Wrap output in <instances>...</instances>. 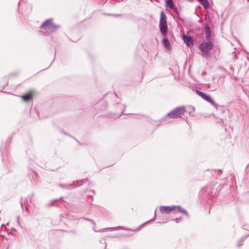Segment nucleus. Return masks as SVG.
<instances>
[{"label":"nucleus","instance_id":"f257e3e1","mask_svg":"<svg viewBox=\"0 0 249 249\" xmlns=\"http://www.w3.org/2000/svg\"><path fill=\"white\" fill-rule=\"evenodd\" d=\"M213 44L211 40L203 41L199 44V49L203 54V56L208 57L209 56V51L213 49Z\"/></svg>","mask_w":249,"mask_h":249},{"label":"nucleus","instance_id":"f03ea898","mask_svg":"<svg viewBox=\"0 0 249 249\" xmlns=\"http://www.w3.org/2000/svg\"><path fill=\"white\" fill-rule=\"evenodd\" d=\"M196 93L198 95L201 97L203 100L206 101L207 102L210 103L212 105H213L216 108H218V104L215 103L214 100L212 98L210 95L206 94L205 92H203L199 90H196Z\"/></svg>","mask_w":249,"mask_h":249},{"label":"nucleus","instance_id":"7ed1b4c3","mask_svg":"<svg viewBox=\"0 0 249 249\" xmlns=\"http://www.w3.org/2000/svg\"><path fill=\"white\" fill-rule=\"evenodd\" d=\"M85 182H88L89 184L90 183L89 180L88 178H86L84 179L80 180L79 181H73L72 183L65 184L60 183V184H58V186H59L61 188H69L71 187H78V186H81L82 185H83L84 183Z\"/></svg>","mask_w":249,"mask_h":249},{"label":"nucleus","instance_id":"20e7f679","mask_svg":"<svg viewBox=\"0 0 249 249\" xmlns=\"http://www.w3.org/2000/svg\"><path fill=\"white\" fill-rule=\"evenodd\" d=\"M176 209L175 205L161 206L160 207V211L162 213L169 214Z\"/></svg>","mask_w":249,"mask_h":249},{"label":"nucleus","instance_id":"39448f33","mask_svg":"<svg viewBox=\"0 0 249 249\" xmlns=\"http://www.w3.org/2000/svg\"><path fill=\"white\" fill-rule=\"evenodd\" d=\"M174 110L178 118H181V116L184 115L186 111L185 107L184 106L177 107L174 109Z\"/></svg>","mask_w":249,"mask_h":249},{"label":"nucleus","instance_id":"423d86ee","mask_svg":"<svg viewBox=\"0 0 249 249\" xmlns=\"http://www.w3.org/2000/svg\"><path fill=\"white\" fill-rule=\"evenodd\" d=\"M204 33L206 35L205 39L207 41L210 40V37L212 35V31L211 30L209 26L207 24H205L204 26Z\"/></svg>","mask_w":249,"mask_h":249},{"label":"nucleus","instance_id":"0eeeda50","mask_svg":"<svg viewBox=\"0 0 249 249\" xmlns=\"http://www.w3.org/2000/svg\"><path fill=\"white\" fill-rule=\"evenodd\" d=\"M53 23V19L52 18L48 19L41 24L40 28L44 30H49Z\"/></svg>","mask_w":249,"mask_h":249},{"label":"nucleus","instance_id":"6e6552de","mask_svg":"<svg viewBox=\"0 0 249 249\" xmlns=\"http://www.w3.org/2000/svg\"><path fill=\"white\" fill-rule=\"evenodd\" d=\"M183 40L187 46L194 45V40L192 36L185 35L183 37Z\"/></svg>","mask_w":249,"mask_h":249},{"label":"nucleus","instance_id":"1a4fd4ad","mask_svg":"<svg viewBox=\"0 0 249 249\" xmlns=\"http://www.w3.org/2000/svg\"><path fill=\"white\" fill-rule=\"evenodd\" d=\"M33 196L34 194H33L32 195L28 196L25 198V201L24 202V205L25 206V209L27 212H29L28 206H29L30 204L32 203V199Z\"/></svg>","mask_w":249,"mask_h":249},{"label":"nucleus","instance_id":"9d476101","mask_svg":"<svg viewBox=\"0 0 249 249\" xmlns=\"http://www.w3.org/2000/svg\"><path fill=\"white\" fill-rule=\"evenodd\" d=\"M159 28L162 35L165 36L167 34V23H159Z\"/></svg>","mask_w":249,"mask_h":249},{"label":"nucleus","instance_id":"9b49d317","mask_svg":"<svg viewBox=\"0 0 249 249\" xmlns=\"http://www.w3.org/2000/svg\"><path fill=\"white\" fill-rule=\"evenodd\" d=\"M162 42L163 45H164V46L167 50H171V44H170L169 40H168V39H167V37H164L162 39Z\"/></svg>","mask_w":249,"mask_h":249},{"label":"nucleus","instance_id":"f8f14e48","mask_svg":"<svg viewBox=\"0 0 249 249\" xmlns=\"http://www.w3.org/2000/svg\"><path fill=\"white\" fill-rule=\"evenodd\" d=\"M175 207H176V209H177L178 210V211L180 213H183L184 214H185L187 217L189 218V213H188L187 212V211L182 208L181 206H176L175 205Z\"/></svg>","mask_w":249,"mask_h":249},{"label":"nucleus","instance_id":"ddd939ff","mask_svg":"<svg viewBox=\"0 0 249 249\" xmlns=\"http://www.w3.org/2000/svg\"><path fill=\"white\" fill-rule=\"evenodd\" d=\"M204 7L205 10H207L210 7V3L208 0H197Z\"/></svg>","mask_w":249,"mask_h":249},{"label":"nucleus","instance_id":"4468645a","mask_svg":"<svg viewBox=\"0 0 249 249\" xmlns=\"http://www.w3.org/2000/svg\"><path fill=\"white\" fill-rule=\"evenodd\" d=\"M160 23H167L166 16L163 11L160 12Z\"/></svg>","mask_w":249,"mask_h":249},{"label":"nucleus","instance_id":"2eb2a0df","mask_svg":"<svg viewBox=\"0 0 249 249\" xmlns=\"http://www.w3.org/2000/svg\"><path fill=\"white\" fill-rule=\"evenodd\" d=\"M121 229H122V227L118 226V227H116L105 228V229H102V230L99 231L103 232V231H116V230H121Z\"/></svg>","mask_w":249,"mask_h":249},{"label":"nucleus","instance_id":"dca6fc26","mask_svg":"<svg viewBox=\"0 0 249 249\" xmlns=\"http://www.w3.org/2000/svg\"><path fill=\"white\" fill-rule=\"evenodd\" d=\"M21 97L23 99V100L25 102H29L32 99V96L31 93H28L21 96Z\"/></svg>","mask_w":249,"mask_h":249},{"label":"nucleus","instance_id":"f3484780","mask_svg":"<svg viewBox=\"0 0 249 249\" xmlns=\"http://www.w3.org/2000/svg\"><path fill=\"white\" fill-rule=\"evenodd\" d=\"M117 105L120 107V108L121 109V111L120 113H118V114L115 115L116 118H118V117H120V116H121L122 114H124L125 109V107H126V106L125 105L120 104L119 103L117 104Z\"/></svg>","mask_w":249,"mask_h":249},{"label":"nucleus","instance_id":"a211bd4d","mask_svg":"<svg viewBox=\"0 0 249 249\" xmlns=\"http://www.w3.org/2000/svg\"><path fill=\"white\" fill-rule=\"evenodd\" d=\"M174 111H175L173 109L170 112H169V113H167V116L169 117V118H170L171 119L178 118V117L177 116L176 113Z\"/></svg>","mask_w":249,"mask_h":249},{"label":"nucleus","instance_id":"6ab92c4d","mask_svg":"<svg viewBox=\"0 0 249 249\" xmlns=\"http://www.w3.org/2000/svg\"><path fill=\"white\" fill-rule=\"evenodd\" d=\"M59 28V25L54 24L53 23V24L51 25L50 28L48 30H49L51 32H54L56 31L57 29H58Z\"/></svg>","mask_w":249,"mask_h":249},{"label":"nucleus","instance_id":"aec40b11","mask_svg":"<svg viewBox=\"0 0 249 249\" xmlns=\"http://www.w3.org/2000/svg\"><path fill=\"white\" fill-rule=\"evenodd\" d=\"M165 3L166 7L171 9L175 6L173 0H166Z\"/></svg>","mask_w":249,"mask_h":249},{"label":"nucleus","instance_id":"412c9836","mask_svg":"<svg viewBox=\"0 0 249 249\" xmlns=\"http://www.w3.org/2000/svg\"><path fill=\"white\" fill-rule=\"evenodd\" d=\"M243 229L247 230L249 231V233H247L245 236H248L249 235V225L244 224L242 227Z\"/></svg>","mask_w":249,"mask_h":249},{"label":"nucleus","instance_id":"4be33fe9","mask_svg":"<svg viewBox=\"0 0 249 249\" xmlns=\"http://www.w3.org/2000/svg\"><path fill=\"white\" fill-rule=\"evenodd\" d=\"M62 197H60L59 199H56L52 200L50 204H49V206H53L54 205V203L59 200H61L62 199Z\"/></svg>","mask_w":249,"mask_h":249},{"label":"nucleus","instance_id":"5701e85b","mask_svg":"<svg viewBox=\"0 0 249 249\" xmlns=\"http://www.w3.org/2000/svg\"><path fill=\"white\" fill-rule=\"evenodd\" d=\"M172 10L177 15H179V11L177 7L174 6L172 9Z\"/></svg>","mask_w":249,"mask_h":249},{"label":"nucleus","instance_id":"b1692460","mask_svg":"<svg viewBox=\"0 0 249 249\" xmlns=\"http://www.w3.org/2000/svg\"><path fill=\"white\" fill-rule=\"evenodd\" d=\"M128 115L131 118H137L139 119L140 118V115H137V114H129Z\"/></svg>","mask_w":249,"mask_h":249},{"label":"nucleus","instance_id":"393cba45","mask_svg":"<svg viewBox=\"0 0 249 249\" xmlns=\"http://www.w3.org/2000/svg\"><path fill=\"white\" fill-rule=\"evenodd\" d=\"M173 221H175L176 223H178L179 222L182 220L181 217H178L176 218L175 219H173Z\"/></svg>","mask_w":249,"mask_h":249},{"label":"nucleus","instance_id":"a878e982","mask_svg":"<svg viewBox=\"0 0 249 249\" xmlns=\"http://www.w3.org/2000/svg\"><path fill=\"white\" fill-rule=\"evenodd\" d=\"M244 237H245V236H244V237H243L242 238H241L240 239V240L238 241V243H237V247H240V246H242V244H240V242H242V241H243V239H244Z\"/></svg>","mask_w":249,"mask_h":249},{"label":"nucleus","instance_id":"bb28decb","mask_svg":"<svg viewBox=\"0 0 249 249\" xmlns=\"http://www.w3.org/2000/svg\"><path fill=\"white\" fill-rule=\"evenodd\" d=\"M105 15L109 16H113V17H118L120 16L118 14H105Z\"/></svg>","mask_w":249,"mask_h":249},{"label":"nucleus","instance_id":"cd10ccee","mask_svg":"<svg viewBox=\"0 0 249 249\" xmlns=\"http://www.w3.org/2000/svg\"><path fill=\"white\" fill-rule=\"evenodd\" d=\"M102 241H103L104 243L105 244V247H104V249H106L107 248V244L105 242V241L104 240H100V242L101 243H102Z\"/></svg>","mask_w":249,"mask_h":249},{"label":"nucleus","instance_id":"c85d7f7f","mask_svg":"<svg viewBox=\"0 0 249 249\" xmlns=\"http://www.w3.org/2000/svg\"><path fill=\"white\" fill-rule=\"evenodd\" d=\"M155 218L154 219H151L150 220H148L147 222H146L144 224L148 223L151 221H153L155 220Z\"/></svg>","mask_w":249,"mask_h":249},{"label":"nucleus","instance_id":"c756f323","mask_svg":"<svg viewBox=\"0 0 249 249\" xmlns=\"http://www.w3.org/2000/svg\"><path fill=\"white\" fill-rule=\"evenodd\" d=\"M90 222L92 225H95V223L93 220L91 219Z\"/></svg>","mask_w":249,"mask_h":249},{"label":"nucleus","instance_id":"7c9ffc66","mask_svg":"<svg viewBox=\"0 0 249 249\" xmlns=\"http://www.w3.org/2000/svg\"><path fill=\"white\" fill-rule=\"evenodd\" d=\"M83 219H85V220H87V221H89V222L90 221V220H91V219H89V218H86V217H83Z\"/></svg>","mask_w":249,"mask_h":249},{"label":"nucleus","instance_id":"2f4dec72","mask_svg":"<svg viewBox=\"0 0 249 249\" xmlns=\"http://www.w3.org/2000/svg\"><path fill=\"white\" fill-rule=\"evenodd\" d=\"M219 123H223V120L222 119H220V121H219Z\"/></svg>","mask_w":249,"mask_h":249},{"label":"nucleus","instance_id":"473e14b6","mask_svg":"<svg viewBox=\"0 0 249 249\" xmlns=\"http://www.w3.org/2000/svg\"><path fill=\"white\" fill-rule=\"evenodd\" d=\"M206 72L205 71H204V72H203L202 73V75H205V74H206Z\"/></svg>","mask_w":249,"mask_h":249},{"label":"nucleus","instance_id":"72a5a7b5","mask_svg":"<svg viewBox=\"0 0 249 249\" xmlns=\"http://www.w3.org/2000/svg\"><path fill=\"white\" fill-rule=\"evenodd\" d=\"M217 171H218V172H221V173H222V170H221V169H218V170H217Z\"/></svg>","mask_w":249,"mask_h":249},{"label":"nucleus","instance_id":"f704fd0d","mask_svg":"<svg viewBox=\"0 0 249 249\" xmlns=\"http://www.w3.org/2000/svg\"><path fill=\"white\" fill-rule=\"evenodd\" d=\"M20 205H21V207H23V204L22 202H20Z\"/></svg>","mask_w":249,"mask_h":249},{"label":"nucleus","instance_id":"c9c22d12","mask_svg":"<svg viewBox=\"0 0 249 249\" xmlns=\"http://www.w3.org/2000/svg\"><path fill=\"white\" fill-rule=\"evenodd\" d=\"M88 197H89V198H90V197L92 198V197L91 196H89H89H88Z\"/></svg>","mask_w":249,"mask_h":249},{"label":"nucleus","instance_id":"e433bc0d","mask_svg":"<svg viewBox=\"0 0 249 249\" xmlns=\"http://www.w3.org/2000/svg\"><path fill=\"white\" fill-rule=\"evenodd\" d=\"M156 211H155V217L156 216Z\"/></svg>","mask_w":249,"mask_h":249},{"label":"nucleus","instance_id":"4c0bfd02","mask_svg":"<svg viewBox=\"0 0 249 249\" xmlns=\"http://www.w3.org/2000/svg\"><path fill=\"white\" fill-rule=\"evenodd\" d=\"M92 192H93V194H95V191L94 190H92Z\"/></svg>","mask_w":249,"mask_h":249},{"label":"nucleus","instance_id":"58836bf2","mask_svg":"<svg viewBox=\"0 0 249 249\" xmlns=\"http://www.w3.org/2000/svg\"><path fill=\"white\" fill-rule=\"evenodd\" d=\"M20 3V1H19L18 2V6L19 5Z\"/></svg>","mask_w":249,"mask_h":249},{"label":"nucleus","instance_id":"ea45409f","mask_svg":"<svg viewBox=\"0 0 249 249\" xmlns=\"http://www.w3.org/2000/svg\"><path fill=\"white\" fill-rule=\"evenodd\" d=\"M249 166V164L248 165V167Z\"/></svg>","mask_w":249,"mask_h":249}]
</instances>
